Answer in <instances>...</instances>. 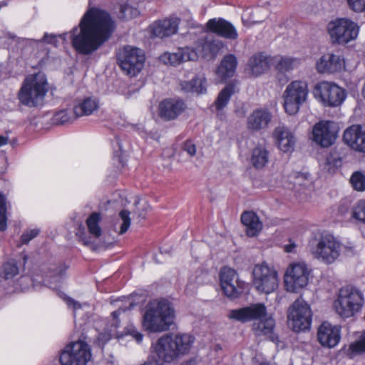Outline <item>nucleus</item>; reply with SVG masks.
Returning <instances> with one entry per match:
<instances>
[{"label": "nucleus", "mask_w": 365, "mask_h": 365, "mask_svg": "<svg viewBox=\"0 0 365 365\" xmlns=\"http://www.w3.org/2000/svg\"><path fill=\"white\" fill-rule=\"evenodd\" d=\"M113 26L107 12L97 8L89 9L78 26L70 31L73 47L81 54L92 53L109 38Z\"/></svg>", "instance_id": "obj_1"}, {"label": "nucleus", "mask_w": 365, "mask_h": 365, "mask_svg": "<svg viewBox=\"0 0 365 365\" xmlns=\"http://www.w3.org/2000/svg\"><path fill=\"white\" fill-rule=\"evenodd\" d=\"M195 337L187 333L165 334L152 344L153 353L163 363H172L189 354Z\"/></svg>", "instance_id": "obj_2"}, {"label": "nucleus", "mask_w": 365, "mask_h": 365, "mask_svg": "<svg viewBox=\"0 0 365 365\" xmlns=\"http://www.w3.org/2000/svg\"><path fill=\"white\" fill-rule=\"evenodd\" d=\"M227 317L242 323L255 320L257 322L253 324V330L257 335L267 336L272 341L276 339L273 332L274 321L272 316L267 314L266 307L263 304H255L245 307L231 309Z\"/></svg>", "instance_id": "obj_3"}, {"label": "nucleus", "mask_w": 365, "mask_h": 365, "mask_svg": "<svg viewBox=\"0 0 365 365\" xmlns=\"http://www.w3.org/2000/svg\"><path fill=\"white\" fill-rule=\"evenodd\" d=\"M175 309L165 299L150 301L145 307L142 325L148 331L159 333L167 331L173 324Z\"/></svg>", "instance_id": "obj_4"}, {"label": "nucleus", "mask_w": 365, "mask_h": 365, "mask_svg": "<svg viewBox=\"0 0 365 365\" xmlns=\"http://www.w3.org/2000/svg\"><path fill=\"white\" fill-rule=\"evenodd\" d=\"M47 78L43 73L29 75L22 82L18 92L19 103L29 108H36L43 105L48 92Z\"/></svg>", "instance_id": "obj_5"}, {"label": "nucleus", "mask_w": 365, "mask_h": 365, "mask_svg": "<svg viewBox=\"0 0 365 365\" xmlns=\"http://www.w3.org/2000/svg\"><path fill=\"white\" fill-rule=\"evenodd\" d=\"M308 247L313 258L326 265L334 264L341 252V242L329 233H319L312 237Z\"/></svg>", "instance_id": "obj_6"}, {"label": "nucleus", "mask_w": 365, "mask_h": 365, "mask_svg": "<svg viewBox=\"0 0 365 365\" xmlns=\"http://www.w3.org/2000/svg\"><path fill=\"white\" fill-rule=\"evenodd\" d=\"M364 303L363 292L354 287L347 286L339 290L333 306L336 313L346 319L361 313Z\"/></svg>", "instance_id": "obj_7"}, {"label": "nucleus", "mask_w": 365, "mask_h": 365, "mask_svg": "<svg viewBox=\"0 0 365 365\" xmlns=\"http://www.w3.org/2000/svg\"><path fill=\"white\" fill-rule=\"evenodd\" d=\"M359 31V24L347 17L331 20L327 25L330 41L339 46H345L356 41Z\"/></svg>", "instance_id": "obj_8"}, {"label": "nucleus", "mask_w": 365, "mask_h": 365, "mask_svg": "<svg viewBox=\"0 0 365 365\" xmlns=\"http://www.w3.org/2000/svg\"><path fill=\"white\" fill-rule=\"evenodd\" d=\"M309 89L307 81L297 79L291 81L282 93V106L289 115L297 114L301 106L309 98Z\"/></svg>", "instance_id": "obj_9"}, {"label": "nucleus", "mask_w": 365, "mask_h": 365, "mask_svg": "<svg viewBox=\"0 0 365 365\" xmlns=\"http://www.w3.org/2000/svg\"><path fill=\"white\" fill-rule=\"evenodd\" d=\"M252 284L259 294H272L279 287V273L273 266L266 262L257 264L252 271Z\"/></svg>", "instance_id": "obj_10"}, {"label": "nucleus", "mask_w": 365, "mask_h": 365, "mask_svg": "<svg viewBox=\"0 0 365 365\" xmlns=\"http://www.w3.org/2000/svg\"><path fill=\"white\" fill-rule=\"evenodd\" d=\"M314 98L324 106L337 107L346 98V91L330 81H322L317 83L312 90Z\"/></svg>", "instance_id": "obj_11"}, {"label": "nucleus", "mask_w": 365, "mask_h": 365, "mask_svg": "<svg viewBox=\"0 0 365 365\" xmlns=\"http://www.w3.org/2000/svg\"><path fill=\"white\" fill-rule=\"evenodd\" d=\"M312 269L304 262H295L287 267L284 276V286L289 292H297L305 287L309 281Z\"/></svg>", "instance_id": "obj_12"}, {"label": "nucleus", "mask_w": 365, "mask_h": 365, "mask_svg": "<svg viewBox=\"0 0 365 365\" xmlns=\"http://www.w3.org/2000/svg\"><path fill=\"white\" fill-rule=\"evenodd\" d=\"M92 359L90 346L82 340L67 344L60 356L61 365H86Z\"/></svg>", "instance_id": "obj_13"}, {"label": "nucleus", "mask_w": 365, "mask_h": 365, "mask_svg": "<svg viewBox=\"0 0 365 365\" xmlns=\"http://www.w3.org/2000/svg\"><path fill=\"white\" fill-rule=\"evenodd\" d=\"M118 60L121 69L127 75L135 76L144 66L145 56L143 50L126 46L118 52Z\"/></svg>", "instance_id": "obj_14"}, {"label": "nucleus", "mask_w": 365, "mask_h": 365, "mask_svg": "<svg viewBox=\"0 0 365 365\" xmlns=\"http://www.w3.org/2000/svg\"><path fill=\"white\" fill-rule=\"evenodd\" d=\"M312 312L309 304L302 298L294 301L288 313V324L294 331H305L310 328Z\"/></svg>", "instance_id": "obj_15"}, {"label": "nucleus", "mask_w": 365, "mask_h": 365, "mask_svg": "<svg viewBox=\"0 0 365 365\" xmlns=\"http://www.w3.org/2000/svg\"><path fill=\"white\" fill-rule=\"evenodd\" d=\"M220 283L225 295L233 299L238 297L243 292L246 285L245 282L240 279L236 270L229 267L221 269Z\"/></svg>", "instance_id": "obj_16"}, {"label": "nucleus", "mask_w": 365, "mask_h": 365, "mask_svg": "<svg viewBox=\"0 0 365 365\" xmlns=\"http://www.w3.org/2000/svg\"><path fill=\"white\" fill-rule=\"evenodd\" d=\"M338 131V127L334 122L321 120L313 126L312 139L317 145L328 148L334 143Z\"/></svg>", "instance_id": "obj_17"}, {"label": "nucleus", "mask_w": 365, "mask_h": 365, "mask_svg": "<svg viewBox=\"0 0 365 365\" xmlns=\"http://www.w3.org/2000/svg\"><path fill=\"white\" fill-rule=\"evenodd\" d=\"M350 68L343 56L332 52L323 54L316 62V69L320 73H340Z\"/></svg>", "instance_id": "obj_18"}, {"label": "nucleus", "mask_w": 365, "mask_h": 365, "mask_svg": "<svg viewBox=\"0 0 365 365\" xmlns=\"http://www.w3.org/2000/svg\"><path fill=\"white\" fill-rule=\"evenodd\" d=\"M274 145L279 152L284 154L292 153L295 148L297 138L294 133L285 125H278L272 133Z\"/></svg>", "instance_id": "obj_19"}, {"label": "nucleus", "mask_w": 365, "mask_h": 365, "mask_svg": "<svg viewBox=\"0 0 365 365\" xmlns=\"http://www.w3.org/2000/svg\"><path fill=\"white\" fill-rule=\"evenodd\" d=\"M159 60L165 65L176 66L187 61L198 60V51L191 46L179 47L175 52H165Z\"/></svg>", "instance_id": "obj_20"}, {"label": "nucleus", "mask_w": 365, "mask_h": 365, "mask_svg": "<svg viewBox=\"0 0 365 365\" xmlns=\"http://www.w3.org/2000/svg\"><path fill=\"white\" fill-rule=\"evenodd\" d=\"M317 339L324 347H335L341 340V327L332 325L327 322H323L318 329Z\"/></svg>", "instance_id": "obj_21"}, {"label": "nucleus", "mask_w": 365, "mask_h": 365, "mask_svg": "<svg viewBox=\"0 0 365 365\" xmlns=\"http://www.w3.org/2000/svg\"><path fill=\"white\" fill-rule=\"evenodd\" d=\"M272 114L267 108L255 109L247 117V128L251 131H260L269 127Z\"/></svg>", "instance_id": "obj_22"}, {"label": "nucleus", "mask_w": 365, "mask_h": 365, "mask_svg": "<svg viewBox=\"0 0 365 365\" xmlns=\"http://www.w3.org/2000/svg\"><path fill=\"white\" fill-rule=\"evenodd\" d=\"M209 31L216 34L225 38L236 40L238 38V32L235 26L222 18L210 19L206 24Z\"/></svg>", "instance_id": "obj_23"}, {"label": "nucleus", "mask_w": 365, "mask_h": 365, "mask_svg": "<svg viewBox=\"0 0 365 365\" xmlns=\"http://www.w3.org/2000/svg\"><path fill=\"white\" fill-rule=\"evenodd\" d=\"M344 140L352 149L365 153V128L352 125L344 133Z\"/></svg>", "instance_id": "obj_24"}, {"label": "nucleus", "mask_w": 365, "mask_h": 365, "mask_svg": "<svg viewBox=\"0 0 365 365\" xmlns=\"http://www.w3.org/2000/svg\"><path fill=\"white\" fill-rule=\"evenodd\" d=\"M180 24V19L177 17H171L155 22L150 26L151 34L156 37L164 38L177 33Z\"/></svg>", "instance_id": "obj_25"}, {"label": "nucleus", "mask_w": 365, "mask_h": 365, "mask_svg": "<svg viewBox=\"0 0 365 365\" xmlns=\"http://www.w3.org/2000/svg\"><path fill=\"white\" fill-rule=\"evenodd\" d=\"M125 311L124 308H119L117 311L112 312L111 319L105 329V331L100 333L97 338V343L100 346H103L111 338H120L122 336L117 330L120 324L118 317Z\"/></svg>", "instance_id": "obj_26"}, {"label": "nucleus", "mask_w": 365, "mask_h": 365, "mask_svg": "<svg viewBox=\"0 0 365 365\" xmlns=\"http://www.w3.org/2000/svg\"><path fill=\"white\" fill-rule=\"evenodd\" d=\"M185 103L179 99H166L159 105L160 116L166 120L177 118L185 109Z\"/></svg>", "instance_id": "obj_27"}, {"label": "nucleus", "mask_w": 365, "mask_h": 365, "mask_svg": "<svg viewBox=\"0 0 365 365\" xmlns=\"http://www.w3.org/2000/svg\"><path fill=\"white\" fill-rule=\"evenodd\" d=\"M241 222L245 227L246 235L250 237H257L263 228V223L253 211L244 212L241 215Z\"/></svg>", "instance_id": "obj_28"}, {"label": "nucleus", "mask_w": 365, "mask_h": 365, "mask_svg": "<svg viewBox=\"0 0 365 365\" xmlns=\"http://www.w3.org/2000/svg\"><path fill=\"white\" fill-rule=\"evenodd\" d=\"M191 46L198 51V58L209 55L215 57L224 46V43L220 39L207 38Z\"/></svg>", "instance_id": "obj_29"}, {"label": "nucleus", "mask_w": 365, "mask_h": 365, "mask_svg": "<svg viewBox=\"0 0 365 365\" xmlns=\"http://www.w3.org/2000/svg\"><path fill=\"white\" fill-rule=\"evenodd\" d=\"M99 108V102L96 98L86 97L78 100L73 107L76 117H82L93 114Z\"/></svg>", "instance_id": "obj_30"}, {"label": "nucleus", "mask_w": 365, "mask_h": 365, "mask_svg": "<svg viewBox=\"0 0 365 365\" xmlns=\"http://www.w3.org/2000/svg\"><path fill=\"white\" fill-rule=\"evenodd\" d=\"M269 58L262 53H257L250 58L248 63V73L259 76L269 68Z\"/></svg>", "instance_id": "obj_31"}, {"label": "nucleus", "mask_w": 365, "mask_h": 365, "mask_svg": "<svg viewBox=\"0 0 365 365\" xmlns=\"http://www.w3.org/2000/svg\"><path fill=\"white\" fill-rule=\"evenodd\" d=\"M237 66V59L234 54H228L224 56L216 71L217 76L221 81L232 77L235 73Z\"/></svg>", "instance_id": "obj_32"}, {"label": "nucleus", "mask_w": 365, "mask_h": 365, "mask_svg": "<svg viewBox=\"0 0 365 365\" xmlns=\"http://www.w3.org/2000/svg\"><path fill=\"white\" fill-rule=\"evenodd\" d=\"M182 90L187 93L197 95L204 94L207 91V81L203 75L197 76L190 81L180 83Z\"/></svg>", "instance_id": "obj_33"}, {"label": "nucleus", "mask_w": 365, "mask_h": 365, "mask_svg": "<svg viewBox=\"0 0 365 365\" xmlns=\"http://www.w3.org/2000/svg\"><path fill=\"white\" fill-rule=\"evenodd\" d=\"M267 9L262 7L247 9L242 14V21L245 26H250L262 22L267 16Z\"/></svg>", "instance_id": "obj_34"}, {"label": "nucleus", "mask_w": 365, "mask_h": 365, "mask_svg": "<svg viewBox=\"0 0 365 365\" xmlns=\"http://www.w3.org/2000/svg\"><path fill=\"white\" fill-rule=\"evenodd\" d=\"M343 354L350 359L365 353V330L361 331L358 338L342 349Z\"/></svg>", "instance_id": "obj_35"}, {"label": "nucleus", "mask_w": 365, "mask_h": 365, "mask_svg": "<svg viewBox=\"0 0 365 365\" xmlns=\"http://www.w3.org/2000/svg\"><path fill=\"white\" fill-rule=\"evenodd\" d=\"M235 92V86L234 84L227 85L218 94L215 103L214 107L217 111V115L222 113V110L228 104L232 96Z\"/></svg>", "instance_id": "obj_36"}, {"label": "nucleus", "mask_w": 365, "mask_h": 365, "mask_svg": "<svg viewBox=\"0 0 365 365\" xmlns=\"http://www.w3.org/2000/svg\"><path fill=\"white\" fill-rule=\"evenodd\" d=\"M274 63L279 72H287L299 66L300 59L292 56H277L274 58Z\"/></svg>", "instance_id": "obj_37"}, {"label": "nucleus", "mask_w": 365, "mask_h": 365, "mask_svg": "<svg viewBox=\"0 0 365 365\" xmlns=\"http://www.w3.org/2000/svg\"><path fill=\"white\" fill-rule=\"evenodd\" d=\"M269 161V151L264 145L256 146L252 152L251 163L257 168H263Z\"/></svg>", "instance_id": "obj_38"}, {"label": "nucleus", "mask_w": 365, "mask_h": 365, "mask_svg": "<svg viewBox=\"0 0 365 365\" xmlns=\"http://www.w3.org/2000/svg\"><path fill=\"white\" fill-rule=\"evenodd\" d=\"M64 299L68 307L73 309L75 319L77 317L83 318L93 310L92 307L88 303L81 304L70 297H65Z\"/></svg>", "instance_id": "obj_39"}, {"label": "nucleus", "mask_w": 365, "mask_h": 365, "mask_svg": "<svg viewBox=\"0 0 365 365\" xmlns=\"http://www.w3.org/2000/svg\"><path fill=\"white\" fill-rule=\"evenodd\" d=\"M19 273V269L14 259L8 260L0 267V278L5 282H12L13 278Z\"/></svg>", "instance_id": "obj_40"}, {"label": "nucleus", "mask_w": 365, "mask_h": 365, "mask_svg": "<svg viewBox=\"0 0 365 365\" xmlns=\"http://www.w3.org/2000/svg\"><path fill=\"white\" fill-rule=\"evenodd\" d=\"M288 181L294 187H308L312 184V178L307 172L294 171L288 176Z\"/></svg>", "instance_id": "obj_41"}, {"label": "nucleus", "mask_w": 365, "mask_h": 365, "mask_svg": "<svg viewBox=\"0 0 365 365\" xmlns=\"http://www.w3.org/2000/svg\"><path fill=\"white\" fill-rule=\"evenodd\" d=\"M101 215L98 212L92 213L86 220L88 230L91 237L98 238L101 236L102 229L100 226Z\"/></svg>", "instance_id": "obj_42"}, {"label": "nucleus", "mask_w": 365, "mask_h": 365, "mask_svg": "<svg viewBox=\"0 0 365 365\" xmlns=\"http://www.w3.org/2000/svg\"><path fill=\"white\" fill-rule=\"evenodd\" d=\"M68 269V266L65 264H61L54 271L51 279L50 281H44L45 285H47L50 288L58 290L60 284L63 282V279L66 276V271Z\"/></svg>", "instance_id": "obj_43"}, {"label": "nucleus", "mask_w": 365, "mask_h": 365, "mask_svg": "<svg viewBox=\"0 0 365 365\" xmlns=\"http://www.w3.org/2000/svg\"><path fill=\"white\" fill-rule=\"evenodd\" d=\"M130 226V212L125 210H121L118 215V220L113 225L114 230L119 235L125 233Z\"/></svg>", "instance_id": "obj_44"}, {"label": "nucleus", "mask_w": 365, "mask_h": 365, "mask_svg": "<svg viewBox=\"0 0 365 365\" xmlns=\"http://www.w3.org/2000/svg\"><path fill=\"white\" fill-rule=\"evenodd\" d=\"M207 278V274L205 272L202 270L197 271L189 277L186 291L187 292H194L198 286L205 282Z\"/></svg>", "instance_id": "obj_45"}, {"label": "nucleus", "mask_w": 365, "mask_h": 365, "mask_svg": "<svg viewBox=\"0 0 365 365\" xmlns=\"http://www.w3.org/2000/svg\"><path fill=\"white\" fill-rule=\"evenodd\" d=\"M77 118L68 110H61L53 115L51 121L53 124L59 125L71 123Z\"/></svg>", "instance_id": "obj_46"}, {"label": "nucleus", "mask_w": 365, "mask_h": 365, "mask_svg": "<svg viewBox=\"0 0 365 365\" xmlns=\"http://www.w3.org/2000/svg\"><path fill=\"white\" fill-rule=\"evenodd\" d=\"M119 17L124 20H130L139 15L138 10L128 3L120 6Z\"/></svg>", "instance_id": "obj_47"}, {"label": "nucleus", "mask_w": 365, "mask_h": 365, "mask_svg": "<svg viewBox=\"0 0 365 365\" xmlns=\"http://www.w3.org/2000/svg\"><path fill=\"white\" fill-rule=\"evenodd\" d=\"M350 182L354 189L358 191L365 190V176L360 172H355L351 177Z\"/></svg>", "instance_id": "obj_48"}, {"label": "nucleus", "mask_w": 365, "mask_h": 365, "mask_svg": "<svg viewBox=\"0 0 365 365\" xmlns=\"http://www.w3.org/2000/svg\"><path fill=\"white\" fill-rule=\"evenodd\" d=\"M352 217L365 223V200L359 201L353 207Z\"/></svg>", "instance_id": "obj_49"}, {"label": "nucleus", "mask_w": 365, "mask_h": 365, "mask_svg": "<svg viewBox=\"0 0 365 365\" xmlns=\"http://www.w3.org/2000/svg\"><path fill=\"white\" fill-rule=\"evenodd\" d=\"M6 198L5 196L0 194V230L4 231L7 227L6 217Z\"/></svg>", "instance_id": "obj_50"}, {"label": "nucleus", "mask_w": 365, "mask_h": 365, "mask_svg": "<svg viewBox=\"0 0 365 365\" xmlns=\"http://www.w3.org/2000/svg\"><path fill=\"white\" fill-rule=\"evenodd\" d=\"M348 7L356 14L365 12V0H346Z\"/></svg>", "instance_id": "obj_51"}, {"label": "nucleus", "mask_w": 365, "mask_h": 365, "mask_svg": "<svg viewBox=\"0 0 365 365\" xmlns=\"http://www.w3.org/2000/svg\"><path fill=\"white\" fill-rule=\"evenodd\" d=\"M19 283L21 285V289L22 291H26L29 289L30 286H33L34 287H37L38 286V283L36 279H32L29 277H21L19 279Z\"/></svg>", "instance_id": "obj_52"}, {"label": "nucleus", "mask_w": 365, "mask_h": 365, "mask_svg": "<svg viewBox=\"0 0 365 365\" xmlns=\"http://www.w3.org/2000/svg\"><path fill=\"white\" fill-rule=\"evenodd\" d=\"M39 229L38 228H34L31 230H26L21 237V243L22 244H27L29 243L32 239L36 237L39 234Z\"/></svg>", "instance_id": "obj_53"}, {"label": "nucleus", "mask_w": 365, "mask_h": 365, "mask_svg": "<svg viewBox=\"0 0 365 365\" xmlns=\"http://www.w3.org/2000/svg\"><path fill=\"white\" fill-rule=\"evenodd\" d=\"M182 148L190 156H194L196 153V146L191 140L185 141Z\"/></svg>", "instance_id": "obj_54"}, {"label": "nucleus", "mask_w": 365, "mask_h": 365, "mask_svg": "<svg viewBox=\"0 0 365 365\" xmlns=\"http://www.w3.org/2000/svg\"><path fill=\"white\" fill-rule=\"evenodd\" d=\"M126 334L130 335L138 343H140L143 341V334L138 332L135 327H129Z\"/></svg>", "instance_id": "obj_55"}, {"label": "nucleus", "mask_w": 365, "mask_h": 365, "mask_svg": "<svg viewBox=\"0 0 365 365\" xmlns=\"http://www.w3.org/2000/svg\"><path fill=\"white\" fill-rule=\"evenodd\" d=\"M41 42H46L47 43L53 44L54 46L57 45L58 43V36L53 34H48L46 33L41 40Z\"/></svg>", "instance_id": "obj_56"}, {"label": "nucleus", "mask_w": 365, "mask_h": 365, "mask_svg": "<svg viewBox=\"0 0 365 365\" xmlns=\"http://www.w3.org/2000/svg\"><path fill=\"white\" fill-rule=\"evenodd\" d=\"M297 244L292 240H289V243L284 246V250L287 253L295 252Z\"/></svg>", "instance_id": "obj_57"}, {"label": "nucleus", "mask_w": 365, "mask_h": 365, "mask_svg": "<svg viewBox=\"0 0 365 365\" xmlns=\"http://www.w3.org/2000/svg\"><path fill=\"white\" fill-rule=\"evenodd\" d=\"M327 163L330 166V168L336 167L340 163V160L339 158H334L332 156V155H331L327 158Z\"/></svg>", "instance_id": "obj_58"}, {"label": "nucleus", "mask_w": 365, "mask_h": 365, "mask_svg": "<svg viewBox=\"0 0 365 365\" xmlns=\"http://www.w3.org/2000/svg\"><path fill=\"white\" fill-rule=\"evenodd\" d=\"M144 365H163V364L152 356L149 358L148 361L145 363Z\"/></svg>", "instance_id": "obj_59"}, {"label": "nucleus", "mask_w": 365, "mask_h": 365, "mask_svg": "<svg viewBox=\"0 0 365 365\" xmlns=\"http://www.w3.org/2000/svg\"><path fill=\"white\" fill-rule=\"evenodd\" d=\"M8 140H9L8 137L0 135V147L7 144Z\"/></svg>", "instance_id": "obj_60"}, {"label": "nucleus", "mask_w": 365, "mask_h": 365, "mask_svg": "<svg viewBox=\"0 0 365 365\" xmlns=\"http://www.w3.org/2000/svg\"><path fill=\"white\" fill-rule=\"evenodd\" d=\"M182 365H195V361L194 360H188L184 362Z\"/></svg>", "instance_id": "obj_61"}, {"label": "nucleus", "mask_w": 365, "mask_h": 365, "mask_svg": "<svg viewBox=\"0 0 365 365\" xmlns=\"http://www.w3.org/2000/svg\"><path fill=\"white\" fill-rule=\"evenodd\" d=\"M68 34L66 33H64V34H62L59 36V37L61 38H62L63 40H65L66 38V36H67Z\"/></svg>", "instance_id": "obj_62"}, {"label": "nucleus", "mask_w": 365, "mask_h": 365, "mask_svg": "<svg viewBox=\"0 0 365 365\" xmlns=\"http://www.w3.org/2000/svg\"><path fill=\"white\" fill-rule=\"evenodd\" d=\"M260 365H274V364H269L267 362H264V363L260 364Z\"/></svg>", "instance_id": "obj_63"}, {"label": "nucleus", "mask_w": 365, "mask_h": 365, "mask_svg": "<svg viewBox=\"0 0 365 365\" xmlns=\"http://www.w3.org/2000/svg\"><path fill=\"white\" fill-rule=\"evenodd\" d=\"M1 279V280L4 282V284H3V286H5V284H9V283L11 282H8V281H7V282H5V281H4L2 279Z\"/></svg>", "instance_id": "obj_64"}]
</instances>
